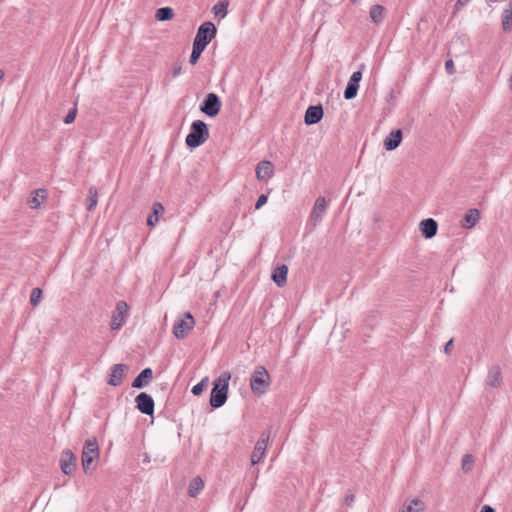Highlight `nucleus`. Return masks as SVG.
Listing matches in <instances>:
<instances>
[{
	"mask_svg": "<svg viewBox=\"0 0 512 512\" xmlns=\"http://www.w3.org/2000/svg\"><path fill=\"white\" fill-rule=\"evenodd\" d=\"M230 379V372L225 371L222 372L216 380H214L209 400L212 408H220L226 403Z\"/></svg>",
	"mask_w": 512,
	"mask_h": 512,
	"instance_id": "obj_1",
	"label": "nucleus"
},
{
	"mask_svg": "<svg viewBox=\"0 0 512 512\" xmlns=\"http://www.w3.org/2000/svg\"><path fill=\"white\" fill-rule=\"evenodd\" d=\"M208 138V125L202 120H195L191 124L190 132L186 136L185 143L189 148H197L201 146Z\"/></svg>",
	"mask_w": 512,
	"mask_h": 512,
	"instance_id": "obj_2",
	"label": "nucleus"
},
{
	"mask_svg": "<svg viewBox=\"0 0 512 512\" xmlns=\"http://www.w3.org/2000/svg\"><path fill=\"white\" fill-rule=\"evenodd\" d=\"M271 383L270 375L264 366H257L250 378V388L255 395H263Z\"/></svg>",
	"mask_w": 512,
	"mask_h": 512,
	"instance_id": "obj_3",
	"label": "nucleus"
},
{
	"mask_svg": "<svg viewBox=\"0 0 512 512\" xmlns=\"http://www.w3.org/2000/svg\"><path fill=\"white\" fill-rule=\"evenodd\" d=\"M99 458V446L95 438L88 439L82 450V468L85 474H90L95 467L93 462Z\"/></svg>",
	"mask_w": 512,
	"mask_h": 512,
	"instance_id": "obj_4",
	"label": "nucleus"
},
{
	"mask_svg": "<svg viewBox=\"0 0 512 512\" xmlns=\"http://www.w3.org/2000/svg\"><path fill=\"white\" fill-rule=\"evenodd\" d=\"M216 34L217 29L214 23L206 21L199 26L193 43L205 49L212 39L215 38Z\"/></svg>",
	"mask_w": 512,
	"mask_h": 512,
	"instance_id": "obj_5",
	"label": "nucleus"
},
{
	"mask_svg": "<svg viewBox=\"0 0 512 512\" xmlns=\"http://www.w3.org/2000/svg\"><path fill=\"white\" fill-rule=\"evenodd\" d=\"M270 434H271V427H269L267 430H265L261 433L260 438L256 442V444L254 446V450L251 455V464L252 465L258 464L265 457L266 449H267L268 442L270 439Z\"/></svg>",
	"mask_w": 512,
	"mask_h": 512,
	"instance_id": "obj_6",
	"label": "nucleus"
},
{
	"mask_svg": "<svg viewBox=\"0 0 512 512\" xmlns=\"http://www.w3.org/2000/svg\"><path fill=\"white\" fill-rule=\"evenodd\" d=\"M129 315L128 304L121 300L116 303L115 310L111 316L110 327L112 330H119L125 323Z\"/></svg>",
	"mask_w": 512,
	"mask_h": 512,
	"instance_id": "obj_7",
	"label": "nucleus"
},
{
	"mask_svg": "<svg viewBox=\"0 0 512 512\" xmlns=\"http://www.w3.org/2000/svg\"><path fill=\"white\" fill-rule=\"evenodd\" d=\"M221 100L215 93H208L200 105V111L209 117H215L221 110Z\"/></svg>",
	"mask_w": 512,
	"mask_h": 512,
	"instance_id": "obj_8",
	"label": "nucleus"
},
{
	"mask_svg": "<svg viewBox=\"0 0 512 512\" xmlns=\"http://www.w3.org/2000/svg\"><path fill=\"white\" fill-rule=\"evenodd\" d=\"M195 320L191 313L187 312L184 317L178 319L173 326V334L177 339H184L188 332L193 329Z\"/></svg>",
	"mask_w": 512,
	"mask_h": 512,
	"instance_id": "obj_9",
	"label": "nucleus"
},
{
	"mask_svg": "<svg viewBox=\"0 0 512 512\" xmlns=\"http://www.w3.org/2000/svg\"><path fill=\"white\" fill-rule=\"evenodd\" d=\"M136 408L145 415L152 416L155 403L153 398L146 392L139 393L135 398Z\"/></svg>",
	"mask_w": 512,
	"mask_h": 512,
	"instance_id": "obj_10",
	"label": "nucleus"
},
{
	"mask_svg": "<svg viewBox=\"0 0 512 512\" xmlns=\"http://www.w3.org/2000/svg\"><path fill=\"white\" fill-rule=\"evenodd\" d=\"M327 210L326 200L324 197L320 196L316 199L313 209L309 216V221L313 226L318 225L325 215Z\"/></svg>",
	"mask_w": 512,
	"mask_h": 512,
	"instance_id": "obj_11",
	"label": "nucleus"
},
{
	"mask_svg": "<svg viewBox=\"0 0 512 512\" xmlns=\"http://www.w3.org/2000/svg\"><path fill=\"white\" fill-rule=\"evenodd\" d=\"M61 470L65 475L71 476L76 470V456L69 449L62 452L60 459Z\"/></svg>",
	"mask_w": 512,
	"mask_h": 512,
	"instance_id": "obj_12",
	"label": "nucleus"
},
{
	"mask_svg": "<svg viewBox=\"0 0 512 512\" xmlns=\"http://www.w3.org/2000/svg\"><path fill=\"white\" fill-rule=\"evenodd\" d=\"M274 175V165L268 160H262L257 164L256 177L260 181H266Z\"/></svg>",
	"mask_w": 512,
	"mask_h": 512,
	"instance_id": "obj_13",
	"label": "nucleus"
},
{
	"mask_svg": "<svg viewBox=\"0 0 512 512\" xmlns=\"http://www.w3.org/2000/svg\"><path fill=\"white\" fill-rule=\"evenodd\" d=\"M323 117V108L321 105H311L307 108L304 121L307 125L317 124Z\"/></svg>",
	"mask_w": 512,
	"mask_h": 512,
	"instance_id": "obj_14",
	"label": "nucleus"
},
{
	"mask_svg": "<svg viewBox=\"0 0 512 512\" xmlns=\"http://www.w3.org/2000/svg\"><path fill=\"white\" fill-rule=\"evenodd\" d=\"M127 368L128 367L125 364L113 365L111 368V373L109 375L108 384H110L111 386H119L123 382L125 370Z\"/></svg>",
	"mask_w": 512,
	"mask_h": 512,
	"instance_id": "obj_15",
	"label": "nucleus"
},
{
	"mask_svg": "<svg viewBox=\"0 0 512 512\" xmlns=\"http://www.w3.org/2000/svg\"><path fill=\"white\" fill-rule=\"evenodd\" d=\"M419 228L426 239H431L437 234L438 223L433 218H427L420 222Z\"/></svg>",
	"mask_w": 512,
	"mask_h": 512,
	"instance_id": "obj_16",
	"label": "nucleus"
},
{
	"mask_svg": "<svg viewBox=\"0 0 512 512\" xmlns=\"http://www.w3.org/2000/svg\"><path fill=\"white\" fill-rule=\"evenodd\" d=\"M403 133L401 129L392 130L384 139V148L387 151L395 150L402 142Z\"/></svg>",
	"mask_w": 512,
	"mask_h": 512,
	"instance_id": "obj_17",
	"label": "nucleus"
},
{
	"mask_svg": "<svg viewBox=\"0 0 512 512\" xmlns=\"http://www.w3.org/2000/svg\"><path fill=\"white\" fill-rule=\"evenodd\" d=\"M153 378V371L151 368L143 369L138 376L133 380L132 387L137 389H142L146 387Z\"/></svg>",
	"mask_w": 512,
	"mask_h": 512,
	"instance_id": "obj_18",
	"label": "nucleus"
},
{
	"mask_svg": "<svg viewBox=\"0 0 512 512\" xmlns=\"http://www.w3.org/2000/svg\"><path fill=\"white\" fill-rule=\"evenodd\" d=\"M48 192L44 188L36 189L32 192V196L28 201L31 209H39L42 203L47 199Z\"/></svg>",
	"mask_w": 512,
	"mask_h": 512,
	"instance_id": "obj_19",
	"label": "nucleus"
},
{
	"mask_svg": "<svg viewBox=\"0 0 512 512\" xmlns=\"http://www.w3.org/2000/svg\"><path fill=\"white\" fill-rule=\"evenodd\" d=\"M480 220V211L476 208L470 209L461 220V227L470 229Z\"/></svg>",
	"mask_w": 512,
	"mask_h": 512,
	"instance_id": "obj_20",
	"label": "nucleus"
},
{
	"mask_svg": "<svg viewBox=\"0 0 512 512\" xmlns=\"http://www.w3.org/2000/svg\"><path fill=\"white\" fill-rule=\"evenodd\" d=\"M288 267L286 265L277 266L272 272V280L278 287H283L287 282Z\"/></svg>",
	"mask_w": 512,
	"mask_h": 512,
	"instance_id": "obj_21",
	"label": "nucleus"
},
{
	"mask_svg": "<svg viewBox=\"0 0 512 512\" xmlns=\"http://www.w3.org/2000/svg\"><path fill=\"white\" fill-rule=\"evenodd\" d=\"M502 383V374L498 366L492 367L487 375L486 384L493 388H497Z\"/></svg>",
	"mask_w": 512,
	"mask_h": 512,
	"instance_id": "obj_22",
	"label": "nucleus"
},
{
	"mask_svg": "<svg viewBox=\"0 0 512 512\" xmlns=\"http://www.w3.org/2000/svg\"><path fill=\"white\" fill-rule=\"evenodd\" d=\"M502 29L509 32L512 29V0L509 1L508 6L502 13Z\"/></svg>",
	"mask_w": 512,
	"mask_h": 512,
	"instance_id": "obj_23",
	"label": "nucleus"
},
{
	"mask_svg": "<svg viewBox=\"0 0 512 512\" xmlns=\"http://www.w3.org/2000/svg\"><path fill=\"white\" fill-rule=\"evenodd\" d=\"M204 488V482L201 477H195L189 484L188 494L190 497L195 498L200 494Z\"/></svg>",
	"mask_w": 512,
	"mask_h": 512,
	"instance_id": "obj_24",
	"label": "nucleus"
},
{
	"mask_svg": "<svg viewBox=\"0 0 512 512\" xmlns=\"http://www.w3.org/2000/svg\"><path fill=\"white\" fill-rule=\"evenodd\" d=\"M385 17V8L382 5H373L370 9V18L375 24L382 23Z\"/></svg>",
	"mask_w": 512,
	"mask_h": 512,
	"instance_id": "obj_25",
	"label": "nucleus"
},
{
	"mask_svg": "<svg viewBox=\"0 0 512 512\" xmlns=\"http://www.w3.org/2000/svg\"><path fill=\"white\" fill-rule=\"evenodd\" d=\"M163 212V205L159 202H155L153 204V211L147 218V225L153 227L159 221V215Z\"/></svg>",
	"mask_w": 512,
	"mask_h": 512,
	"instance_id": "obj_26",
	"label": "nucleus"
},
{
	"mask_svg": "<svg viewBox=\"0 0 512 512\" xmlns=\"http://www.w3.org/2000/svg\"><path fill=\"white\" fill-rule=\"evenodd\" d=\"M425 504L423 501L415 498L412 499L408 504L404 505L402 512H424Z\"/></svg>",
	"mask_w": 512,
	"mask_h": 512,
	"instance_id": "obj_27",
	"label": "nucleus"
},
{
	"mask_svg": "<svg viewBox=\"0 0 512 512\" xmlns=\"http://www.w3.org/2000/svg\"><path fill=\"white\" fill-rule=\"evenodd\" d=\"M155 17L158 21H168L174 17V11L171 7H162L156 11Z\"/></svg>",
	"mask_w": 512,
	"mask_h": 512,
	"instance_id": "obj_28",
	"label": "nucleus"
},
{
	"mask_svg": "<svg viewBox=\"0 0 512 512\" xmlns=\"http://www.w3.org/2000/svg\"><path fill=\"white\" fill-rule=\"evenodd\" d=\"M358 89H359V85L348 82L347 86L344 90V98L346 100H351V99L355 98L357 96Z\"/></svg>",
	"mask_w": 512,
	"mask_h": 512,
	"instance_id": "obj_29",
	"label": "nucleus"
},
{
	"mask_svg": "<svg viewBox=\"0 0 512 512\" xmlns=\"http://www.w3.org/2000/svg\"><path fill=\"white\" fill-rule=\"evenodd\" d=\"M97 202H98L97 190L95 187H90L87 210L88 211L94 210L97 205Z\"/></svg>",
	"mask_w": 512,
	"mask_h": 512,
	"instance_id": "obj_30",
	"label": "nucleus"
},
{
	"mask_svg": "<svg viewBox=\"0 0 512 512\" xmlns=\"http://www.w3.org/2000/svg\"><path fill=\"white\" fill-rule=\"evenodd\" d=\"M209 384V379L208 377H204L199 383H197L196 385H194L192 387V394L194 396H199L202 394V392L207 388Z\"/></svg>",
	"mask_w": 512,
	"mask_h": 512,
	"instance_id": "obj_31",
	"label": "nucleus"
},
{
	"mask_svg": "<svg viewBox=\"0 0 512 512\" xmlns=\"http://www.w3.org/2000/svg\"><path fill=\"white\" fill-rule=\"evenodd\" d=\"M462 470L464 473H469L474 466V458L470 454H465L462 458Z\"/></svg>",
	"mask_w": 512,
	"mask_h": 512,
	"instance_id": "obj_32",
	"label": "nucleus"
},
{
	"mask_svg": "<svg viewBox=\"0 0 512 512\" xmlns=\"http://www.w3.org/2000/svg\"><path fill=\"white\" fill-rule=\"evenodd\" d=\"M204 50H205L204 48H201L200 46L195 45L193 43L192 52H191V55H190V58H189V63L191 65H195L198 62V60H199V58H200V56H201V54L203 53Z\"/></svg>",
	"mask_w": 512,
	"mask_h": 512,
	"instance_id": "obj_33",
	"label": "nucleus"
},
{
	"mask_svg": "<svg viewBox=\"0 0 512 512\" xmlns=\"http://www.w3.org/2000/svg\"><path fill=\"white\" fill-rule=\"evenodd\" d=\"M42 290L38 287L33 288L30 294V303L32 306L36 307L40 303L42 299Z\"/></svg>",
	"mask_w": 512,
	"mask_h": 512,
	"instance_id": "obj_34",
	"label": "nucleus"
},
{
	"mask_svg": "<svg viewBox=\"0 0 512 512\" xmlns=\"http://www.w3.org/2000/svg\"><path fill=\"white\" fill-rule=\"evenodd\" d=\"M227 3L219 2L213 7V12L216 16L224 18L227 15Z\"/></svg>",
	"mask_w": 512,
	"mask_h": 512,
	"instance_id": "obj_35",
	"label": "nucleus"
},
{
	"mask_svg": "<svg viewBox=\"0 0 512 512\" xmlns=\"http://www.w3.org/2000/svg\"><path fill=\"white\" fill-rule=\"evenodd\" d=\"M76 115H77V108L74 107L65 116L64 123L65 124H71L72 122H74V120L76 118Z\"/></svg>",
	"mask_w": 512,
	"mask_h": 512,
	"instance_id": "obj_36",
	"label": "nucleus"
},
{
	"mask_svg": "<svg viewBox=\"0 0 512 512\" xmlns=\"http://www.w3.org/2000/svg\"><path fill=\"white\" fill-rule=\"evenodd\" d=\"M361 79H362V71L359 70V71H355L351 75V77H350L348 82L354 83L356 85H359V82L361 81Z\"/></svg>",
	"mask_w": 512,
	"mask_h": 512,
	"instance_id": "obj_37",
	"label": "nucleus"
},
{
	"mask_svg": "<svg viewBox=\"0 0 512 512\" xmlns=\"http://www.w3.org/2000/svg\"><path fill=\"white\" fill-rule=\"evenodd\" d=\"M267 200H268L267 195H265V194H261V195L258 197V199H257V201H256V203H255V209H256V210L260 209L262 206H264V205L267 203Z\"/></svg>",
	"mask_w": 512,
	"mask_h": 512,
	"instance_id": "obj_38",
	"label": "nucleus"
},
{
	"mask_svg": "<svg viewBox=\"0 0 512 512\" xmlns=\"http://www.w3.org/2000/svg\"><path fill=\"white\" fill-rule=\"evenodd\" d=\"M445 69L448 74L452 75L455 72L454 62L453 60L449 59L445 62Z\"/></svg>",
	"mask_w": 512,
	"mask_h": 512,
	"instance_id": "obj_39",
	"label": "nucleus"
},
{
	"mask_svg": "<svg viewBox=\"0 0 512 512\" xmlns=\"http://www.w3.org/2000/svg\"><path fill=\"white\" fill-rule=\"evenodd\" d=\"M354 501H355V496H354V494H347V495L345 496V499H344V504H345L346 506H351V505L354 503Z\"/></svg>",
	"mask_w": 512,
	"mask_h": 512,
	"instance_id": "obj_40",
	"label": "nucleus"
},
{
	"mask_svg": "<svg viewBox=\"0 0 512 512\" xmlns=\"http://www.w3.org/2000/svg\"><path fill=\"white\" fill-rule=\"evenodd\" d=\"M453 348V339H450L444 346V352L449 354Z\"/></svg>",
	"mask_w": 512,
	"mask_h": 512,
	"instance_id": "obj_41",
	"label": "nucleus"
},
{
	"mask_svg": "<svg viewBox=\"0 0 512 512\" xmlns=\"http://www.w3.org/2000/svg\"><path fill=\"white\" fill-rule=\"evenodd\" d=\"M181 72H182L181 65H178V66L174 67L173 70H172V77L173 78L178 77L181 74Z\"/></svg>",
	"mask_w": 512,
	"mask_h": 512,
	"instance_id": "obj_42",
	"label": "nucleus"
},
{
	"mask_svg": "<svg viewBox=\"0 0 512 512\" xmlns=\"http://www.w3.org/2000/svg\"><path fill=\"white\" fill-rule=\"evenodd\" d=\"M471 0H457L456 7H464L466 6Z\"/></svg>",
	"mask_w": 512,
	"mask_h": 512,
	"instance_id": "obj_43",
	"label": "nucleus"
},
{
	"mask_svg": "<svg viewBox=\"0 0 512 512\" xmlns=\"http://www.w3.org/2000/svg\"><path fill=\"white\" fill-rule=\"evenodd\" d=\"M480 512H495L494 508L489 505H484Z\"/></svg>",
	"mask_w": 512,
	"mask_h": 512,
	"instance_id": "obj_44",
	"label": "nucleus"
},
{
	"mask_svg": "<svg viewBox=\"0 0 512 512\" xmlns=\"http://www.w3.org/2000/svg\"><path fill=\"white\" fill-rule=\"evenodd\" d=\"M4 75H5V74H4V71H3L2 69H0V80H2V79H3Z\"/></svg>",
	"mask_w": 512,
	"mask_h": 512,
	"instance_id": "obj_45",
	"label": "nucleus"
},
{
	"mask_svg": "<svg viewBox=\"0 0 512 512\" xmlns=\"http://www.w3.org/2000/svg\"><path fill=\"white\" fill-rule=\"evenodd\" d=\"M510 87L512 88V74H511V77H510Z\"/></svg>",
	"mask_w": 512,
	"mask_h": 512,
	"instance_id": "obj_46",
	"label": "nucleus"
},
{
	"mask_svg": "<svg viewBox=\"0 0 512 512\" xmlns=\"http://www.w3.org/2000/svg\"><path fill=\"white\" fill-rule=\"evenodd\" d=\"M351 2H352V3H356V2H357V0H351Z\"/></svg>",
	"mask_w": 512,
	"mask_h": 512,
	"instance_id": "obj_47",
	"label": "nucleus"
}]
</instances>
